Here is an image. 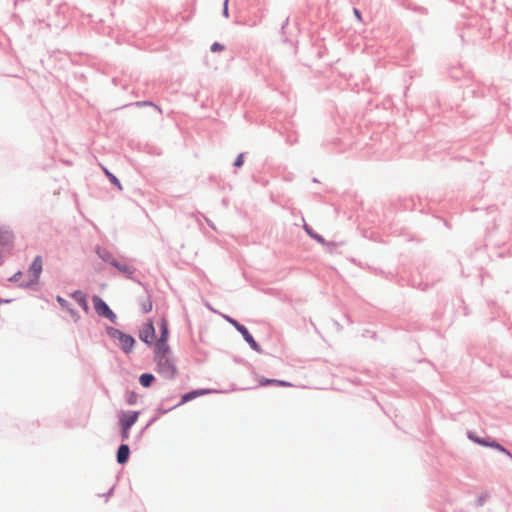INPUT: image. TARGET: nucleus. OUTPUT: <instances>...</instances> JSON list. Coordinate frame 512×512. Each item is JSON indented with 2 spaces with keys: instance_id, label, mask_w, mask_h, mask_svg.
I'll return each mask as SVG.
<instances>
[{
  "instance_id": "obj_1",
  "label": "nucleus",
  "mask_w": 512,
  "mask_h": 512,
  "mask_svg": "<svg viewBox=\"0 0 512 512\" xmlns=\"http://www.w3.org/2000/svg\"><path fill=\"white\" fill-rule=\"evenodd\" d=\"M105 332L111 339L118 341L119 347L124 354L129 355L133 352L137 344L134 336L109 325L105 326Z\"/></svg>"
},
{
  "instance_id": "obj_2",
  "label": "nucleus",
  "mask_w": 512,
  "mask_h": 512,
  "mask_svg": "<svg viewBox=\"0 0 512 512\" xmlns=\"http://www.w3.org/2000/svg\"><path fill=\"white\" fill-rule=\"evenodd\" d=\"M467 438L477 445H480L482 447L493 448V449L497 450L498 452L508 456L510 459H512L511 451L509 449H507L505 446H503L501 443H499L493 437H490L487 435L480 436L477 434V432L468 430Z\"/></svg>"
},
{
  "instance_id": "obj_3",
  "label": "nucleus",
  "mask_w": 512,
  "mask_h": 512,
  "mask_svg": "<svg viewBox=\"0 0 512 512\" xmlns=\"http://www.w3.org/2000/svg\"><path fill=\"white\" fill-rule=\"evenodd\" d=\"M43 271V259L41 255H36L29 265L28 272L30 278L28 281H22L18 284L19 288L34 290L35 286L38 285L40 276Z\"/></svg>"
},
{
  "instance_id": "obj_4",
  "label": "nucleus",
  "mask_w": 512,
  "mask_h": 512,
  "mask_svg": "<svg viewBox=\"0 0 512 512\" xmlns=\"http://www.w3.org/2000/svg\"><path fill=\"white\" fill-rule=\"evenodd\" d=\"M223 317L229 324H231L241 334L244 341L249 345V347L253 351H255L257 353L263 352L261 345L255 340V338L253 337V335L250 333V331L248 330V328L245 325H243L237 319H235L229 315H223Z\"/></svg>"
},
{
  "instance_id": "obj_5",
  "label": "nucleus",
  "mask_w": 512,
  "mask_h": 512,
  "mask_svg": "<svg viewBox=\"0 0 512 512\" xmlns=\"http://www.w3.org/2000/svg\"><path fill=\"white\" fill-rule=\"evenodd\" d=\"M94 310L99 317L106 318L110 322L117 324V314L110 308L106 301L99 295H92Z\"/></svg>"
},
{
  "instance_id": "obj_6",
  "label": "nucleus",
  "mask_w": 512,
  "mask_h": 512,
  "mask_svg": "<svg viewBox=\"0 0 512 512\" xmlns=\"http://www.w3.org/2000/svg\"><path fill=\"white\" fill-rule=\"evenodd\" d=\"M153 361L156 363L155 370L158 374L168 380L175 379L178 369L171 359L153 358Z\"/></svg>"
},
{
  "instance_id": "obj_7",
  "label": "nucleus",
  "mask_w": 512,
  "mask_h": 512,
  "mask_svg": "<svg viewBox=\"0 0 512 512\" xmlns=\"http://www.w3.org/2000/svg\"><path fill=\"white\" fill-rule=\"evenodd\" d=\"M139 339L148 347H152L157 340L156 330L152 319H147L139 331Z\"/></svg>"
},
{
  "instance_id": "obj_8",
  "label": "nucleus",
  "mask_w": 512,
  "mask_h": 512,
  "mask_svg": "<svg viewBox=\"0 0 512 512\" xmlns=\"http://www.w3.org/2000/svg\"><path fill=\"white\" fill-rule=\"evenodd\" d=\"M141 411L139 410H121L118 414V426H124L131 429L138 421Z\"/></svg>"
},
{
  "instance_id": "obj_9",
  "label": "nucleus",
  "mask_w": 512,
  "mask_h": 512,
  "mask_svg": "<svg viewBox=\"0 0 512 512\" xmlns=\"http://www.w3.org/2000/svg\"><path fill=\"white\" fill-rule=\"evenodd\" d=\"M154 357L153 358H163L168 359V356L172 354V350L168 341H158L154 343Z\"/></svg>"
},
{
  "instance_id": "obj_10",
  "label": "nucleus",
  "mask_w": 512,
  "mask_h": 512,
  "mask_svg": "<svg viewBox=\"0 0 512 512\" xmlns=\"http://www.w3.org/2000/svg\"><path fill=\"white\" fill-rule=\"evenodd\" d=\"M131 455L130 446L127 443H121L116 450V462L119 465L128 463Z\"/></svg>"
},
{
  "instance_id": "obj_11",
  "label": "nucleus",
  "mask_w": 512,
  "mask_h": 512,
  "mask_svg": "<svg viewBox=\"0 0 512 512\" xmlns=\"http://www.w3.org/2000/svg\"><path fill=\"white\" fill-rule=\"evenodd\" d=\"M259 386L267 387V386H280V387H292L293 384L286 380H280L275 378H267V377H260L258 380Z\"/></svg>"
},
{
  "instance_id": "obj_12",
  "label": "nucleus",
  "mask_w": 512,
  "mask_h": 512,
  "mask_svg": "<svg viewBox=\"0 0 512 512\" xmlns=\"http://www.w3.org/2000/svg\"><path fill=\"white\" fill-rule=\"evenodd\" d=\"M71 297L78 303L84 312H89L90 306L87 300V294L85 292L82 290H75L71 293Z\"/></svg>"
},
{
  "instance_id": "obj_13",
  "label": "nucleus",
  "mask_w": 512,
  "mask_h": 512,
  "mask_svg": "<svg viewBox=\"0 0 512 512\" xmlns=\"http://www.w3.org/2000/svg\"><path fill=\"white\" fill-rule=\"evenodd\" d=\"M56 301L63 310H66L71 315L74 321H77L80 318L79 312L72 307V304L68 300L60 295H57Z\"/></svg>"
},
{
  "instance_id": "obj_14",
  "label": "nucleus",
  "mask_w": 512,
  "mask_h": 512,
  "mask_svg": "<svg viewBox=\"0 0 512 512\" xmlns=\"http://www.w3.org/2000/svg\"><path fill=\"white\" fill-rule=\"evenodd\" d=\"M303 230L306 232V234L311 238L313 239L314 241H316L317 243L319 244H322V245H330V246H335L334 244L332 243H327V240L321 235L319 234L318 232H316L310 225H308L306 222H304V225H303Z\"/></svg>"
},
{
  "instance_id": "obj_15",
  "label": "nucleus",
  "mask_w": 512,
  "mask_h": 512,
  "mask_svg": "<svg viewBox=\"0 0 512 512\" xmlns=\"http://www.w3.org/2000/svg\"><path fill=\"white\" fill-rule=\"evenodd\" d=\"M95 253L103 262L111 265L112 267L113 263L117 262V259L113 257L112 253L100 245H96Z\"/></svg>"
},
{
  "instance_id": "obj_16",
  "label": "nucleus",
  "mask_w": 512,
  "mask_h": 512,
  "mask_svg": "<svg viewBox=\"0 0 512 512\" xmlns=\"http://www.w3.org/2000/svg\"><path fill=\"white\" fill-rule=\"evenodd\" d=\"M113 267L120 273L124 274L127 277V279L134 281L133 275L136 271V268L134 266L128 265L126 263H121L120 261L117 260V262L113 263Z\"/></svg>"
},
{
  "instance_id": "obj_17",
  "label": "nucleus",
  "mask_w": 512,
  "mask_h": 512,
  "mask_svg": "<svg viewBox=\"0 0 512 512\" xmlns=\"http://www.w3.org/2000/svg\"><path fill=\"white\" fill-rule=\"evenodd\" d=\"M14 234L13 232L7 227H1L0 226V245L1 246H11L14 242Z\"/></svg>"
},
{
  "instance_id": "obj_18",
  "label": "nucleus",
  "mask_w": 512,
  "mask_h": 512,
  "mask_svg": "<svg viewBox=\"0 0 512 512\" xmlns=\"http://www.w3.org/2000/svg\"><path fill=\"white\" fill-rule=\"evenodd\" d=\"M160 336L157 338L158 341H169L170 330L169 323L165 316L161 317L158 323Z\"/></svg>"
},
{
  "instance_id": "obj_19",
  "label": "nucleus",
  "mask_w": 512,
  "mask_h": 512,
  "mask_svg": "<svg viewBox=\"0 0 512 512\" xmlns=\"http://www.w3.org/2000/svg\"><path fill=\"white\" fill-rule=\"evenodd\" d=\"M156 381V377L151 372H144L139 376V383L144 388H150Z\"/></svg>"
},
{
  "instance_id": "obj_20",
  "label": "nucleus",
  "mask_w": 512,
  "mask_h": 512,
  "mask_svg": "<svg viewBox=\"0 0 512 512\" xmlns=\"http://www.w3.org/2000/svg\"><path fill=\"white\" fill-rule=\"evenodd\" d=\"M102 169H103V172H104L105 176L109 179L110 183L115 188H117L119 191L123 190L122 184H121L120 180L118 179V177L115 174H113L106 167L103 166Z\"/></svg>"
},
{
  "instance_id": "obj_21",
  "label": "nucleus",
  "mask_w": 512,
  "mask_h": 512,
  "mask_svg": "<svg viewBox=\"0 0 512 512\" xmlns=\"http://www.w3.org/2000/svg\"><path fill=\"white\" fill-rule=\"evenodd\" d=\"M127 106H136V107H139V108L146 107V106H151V107H154L160 114H162V109L160 108V106H158L157 104H155L151 100L136 101L134 103H130V104L124 105V106H122V108L127 107Z\"/></svg>"
},
{
  "instance_id": "obj_22",
  "label": "nucleus",
  "mask_w": 512,
  "mask_h": 512,
  "mask_svg": "<svg viewBox=\"0 0 512 512\" xmlns=\"http://www.w3.org/2000/svg\"><path fill=\"white\" fill-rule=\"evenodd\" d=\"M196 398H197L196 391H195V389H192V390L185 392L181 395V399L176 404V406L180 407V406L184 405L185 403H188Z\"/></svg>"
},
{
  "instance_id": "obj_23",
  "label": "nucleus",
  "mask_w": 512,
  "mask_h": 512,
  "mask_svg": "<svg viewBox=\"0 0 512 512\" xmlns=\"http://www.w3.org/2000/svg\"><path fill=\"white\" fill-rule=\"evenodd\" d=\"M159 419V416L158 415H153L149 421L147 422V424L138 432L137 435H135V441H139L144 433L146 432V430L151 426L153 425L157 420Z\"/></svg>"
},
{
  "instance_id": "obj_24",
  "label": "nucleus",
  "mask_w": 512,
  "mask_h": 512,
  "mask_svg": "<svg viewBox=\"0 0 512 512\" xmlns=\"http://www.w3.org/2000/svg\"><path fill=\"white\" fill-rule=\"evenodd\" d=\"M288 25H289V17H287L284 20V22L282 23L281 28H280L281 40L285 43L291 42V40L289 39L287 32H286Z\"/></svg>"
},
{
  "instance_id": "obj_25",
  "label": "nucleus",
  "mask_w": 512,
  "mask_h": 512,
  "mask_svg": "<svg viewBox=\"0 0 512 512\" xmlns=\"http://www.w3.org/2000/svg\"><path fill=\"white\" fill-rule=\"evenodd\" d=\"M125 400L128 405H135L138 400V395L134 390H127L125 393Z\"/></svg>"
},
{
  "instance_id": "obj_26",
  "label": "nucleus",
  "mask_w": 512,
  "mask_h": 512,
  "mask_svg": "<svg viewBox=\"0 0 512 512\" xmlns=\"http://www.w3.org/2000/svg\"><path fill=\"white\" fill-rule=\"evenodd\" d=\"M139 303L141 305L143 313L147 314L152 311L153 304H152V300L150 299V297H148L145 300H140Z\"/></svg>"
},
{
  "instance_id": "obj_27",
  "label": "nucleus",
  "mask_w": 512,
  "mask_h": 512,
  "mask_svg": "<svg viewBox=\"0 0 512 512\" xmlns=\"http://www.w3.org/2000/svg\"><path fill=\"white\" fill-rule=\"evenodd\" d=\"M195 391H196L197 398L200 396H205V395H209L212 393L222 392L221 390H216V389H211V388H197V389H195Z\"/></svg>"
},
{
  "instance_id": "obj_28",
  "label": "nucleus",
  "mask_w": 512,
  "mask_h": 512,
  "mask_svg": "<svg viewBox=\"0 0 512 512\" xmlns=\"http://www.w3.org/2000/svg\"><path fill=\"white\" fill-rule=\"evenodd\" d=\"M119 427V436L121 439V443H125L130 437V430L129 428H126L124 426H118Z\"/></svg>"
},
{
  "instance_id": "obj_29",
  "label": "nucleus",
  "mask_w": 512,
  "mask_h": 512,
  "mask_svg": "<svg viewBox=\"0 0 512 512\" xmlns=\"http://www.w3.org/2000/svg\"><path fill=\"white\" fill-rule=\"evenodd\" d=\"M327 243H332L334 244L335 246H330V245H324L326 247V251L330 254H336L337 253V249L338 247L342 246L344 244L343 241H340V242H335V241H327Z\"/></svg>"
},
{
  "instance_id": "obj_30",
  "label": "nucleus",
  "mask_w": 512,
  "mask_h": 512,
  "mask_svg": "<svg viewBox=\"0 0 512 512\" xmlns=\"http://www.w3.org/2000/svg\"><path fill=\"white\" fill-rule=\"evenodd\" d=\"M245 152H241L237 155L233 162V167L235 168H241L244 165L245 162Z\"/></svg>"
},
{
  "instance_id": "obj_31",
  "label": "nucleus",
  "mask_w": 512,
  "mask_h": 512,
  "mask_svg": "<svg viewBox=\"0 0 512 512\" xmlns=\"http://www.w3.org/2000/svg\"><path fill=\"white\" fill-rule=\"evenodd\" d=\"M178 406L174 405L172 407H169V408H165L163 403H161L160 405L157 406L156 408V414L155 415H164V414H167L168 412L172 411L173 409L177 408Z\"/></svg>"
},
{
  "instance_id": "obj_32",
  "label": "nucleus",
  "mask_w": 512,
  "mask_h": 512,
  "mask_svg": "<svg viewBox=\"0 0 512 512\" xmlns=\"http://www.w3.org/2000/svg\"><path fill=\"white\" fill-rule=\"evenodd\" d=\"M403 208L414 210L416 209V202L413 197L407 198L403 200Z\"/></svg>"
},
{
  "instance_id": "obj_33",
  "label": "nucleus",
  "mask_w": 512,
  "mask_h": 512,
  "mask_svg": "<svg viewBox=\"0 0 512 512\" xmlns=\"http://www.w3.org/2000/svg\"><path fill=\"white\" fill-rule=\"evenodd\" d=\"M489 495L488 493H482L475 501V506L476 507H480V506H483L485 504V502L487 501Z\"/></svg>"
},
{
  "instance_id": "obj_34",
  "label": "nucleus",
  "mask_w": 512,
  "mask_h": 512,
  "mask_svg": "<svg viewBox=\"0 0 512 512\" xmlns=\"http://www.w3.org/2000/svg\"><path fill=\"white\" fill-rule=\"evenodd\" d=\"M225 49V46L220 42H213L210 46V51L213 53L221 52Z\"/></svg>"
},
{
  "instance_id": "obj_35",
  "label": "nucleus",
  "mask_w": 512,
  "mask_h": 512,
  "mask_svg": "<svg viewBox=\"0 0 512 512\" xmlns=\"http://www.w3.org/2000/svg\"><path fill=\"white\" fill-rule=\"evenodd\" d=\"M22 276H23V272L21 270H18L11 277L8 278V281L12 282V283H17L20 281Z\"/></svg>"
},
{
  "instance_id": "obj_36",
  "label": "nucleus",
  "mask_w": 512,
  "mask_h": 512,
  "mask_svg": "<svg viewBox=\"0 0 512 512\" xmlns=\"http://www.w3.org/2000/svg\"><path fill=\"white\" fill-rule=\"evenodd\" d=\"M229 0H224L223 2V8H222V15L225 17V18H229L230 14H229Z\"/></svg>"
},
{
  "instance_id": "obj_37",
  "label": "nucleus",
  "mask_w": 512,
  "mask_h": 512,
  "mask_svg": "<svg viewBox=\"0 0 512 512\" xmlns=\"http://www.w3.org/2000/svg\"><path fill=\"white\" fill-rule=\"evenodd\" d=\"M368 269L376 275L386 276L385 272L382 269L373 268L371 266H368Z\"/></svg>"
},
{
  "instance_id": "obj_38",
  "label": "nucleus",
  "mask_w": 512,
  "mask_h": 512,
  "mask_svg": "<svg viewBox=\"0 0 512 512\" xmlns=\"http://www.w3.org/2000/svg\"><path fill=\"white\" fill-rule=\"evenodd\" d=\"M353 14L355 16V18L359 21V22H362L363 19H362V13L361 11L358 9V8H353Z\"/></svg>"
},
{
  "instance_id": "obj_39",
  "label": "nucleus",
  "mask_w": 512,
  "mask_h": 512,
  "mask_svg": "<svg viewBox=\"0 0 512 512\" xmlns=\"http://www.w3.org/2000/svg\"><path fill=\"white\" fill-rule=\"evenodd\" d=\"M234 361L238 364H242V365H245L247 367L251 366L250 363L246 360H244L243 358H240V357H234Z\"/></svg>"
},
{
  "instance_id": "obj_40",
  "label": "nucleus",
  "mask_w": 512,
  "mask_h": 512,
  "mask_svg": "<svg viewBox=\"0 0 512 512\" xmlns=\"http://www.w3.org/2000/svg\"><path fill=\"white\" fill-rule=\"evenodd\" d=\"M114 489L115 485H113L103 496L106 497V499H108L110 496L113 495Z\"/></svg>"
},
{
  "instance_id": "obj_41",
  "label": "nucleus",
  "mask_w": 512,
  "mask_h": 512,
  "mask_svg": "<svg viewBox=\"0 0 512 512\" xmlns=\"http://www.w3.org/2000/svg\"><path fill=\"white\" fill-rule=\"evenodd\" d=\"M286 142L290 145H293L297 142V138L296 137H292V136H289L287 139H286Z\"/></svg>"
},
{
  "instance_id": "obj_42",
  "label": "nucleus",
  "mask_w": 512,
  "mask_h": 512,
  "mask_svg": "<svg viewBox=\"0 0 512 512\" xmlns=\"http://www.w3.org/2000/svg\"><path fill=\"white\" fill-rule=\"evenodd\" d=\"M12 301H13V299H11V298L5 299V298L0 297V305L1 304H8V303H11Z\"/></svg>"
},
{
  "instance_id": "obj_43",
  "label": "nucleus",
  "mask_w": 512,
  "mask_h": 512,
  "mask_svg": "<svg viewBox=\"0 0 512 512\" xmlns=\"http://www.w3.org/2000/svg\"><path fill=\"white\" fill-rule=\"evenodd\" d=\"M420 285H421V287H420V288H421V290H423V291L427 290V289H428V287H429V284H428V283H421Z\"/></svg>"
},
{
  "instance_id": "obj_44",
  "label": "nucleus",
  "mask_w": 512,
  "mask_h": 512,
  "mask_svg": "<svg viewBox=\"0 0 512 512\" xmlns=\"http://www.w3.org/2000/svg\"><path fill=\"white\" fill-rule=\"evenodd\" d=\"M206 222L209 227H211L212 229H215L214 223L210 219H206Z\"/></svg>"
},
{
  "instance_id": "obj_45",
  "label": "nucleus",
  "mask_w": 512,
  "mask_h": 512,
  "mask_svg": "<svg viewBox=\"0 0 512 512\" xmlns=\"http://www.w3.org/2000/svg\"><path fill=\"white\" fill-rule=\"evenodd\" d=\"M339 142H340V139H339V138H334V139H332V141H331V143H332L333 145H337Z\"/></svg>"
},
{
  "instance_id": "obj_46",
  "label": "nucleus",
  "mask_w": 512,
  "mask_h": 512,
  "mask_svg": "<svg viewBox=\"0 0 512 512\" xmlns=\"http://www.w3.org/2000/svg\"><path fill=\"white\" fill-rule=\"evenodd\" d=\"M493 305H495V303H494V302H492V301H489V302H488V306H489L490 308H492V306H493Z\"/></svg>"
},
{
  "instance_id": "obj_47",
  "label": "nucleus",
  "mask_w": 512,
  "mask_h": 512,
  "mask_svg": "<svg viewBox=\"0 0 512 512\" xmlns=\"http://www.w3.org/2000/svg\"><path fill=\"white\" fill-rule=\"evenodd\" d=\"M222 203H223V205H225V206H227V205H228V201H227L226 199H223V200H222Z\"/></svg>"
},
{
  "instance_id": "obj_48",
  "label": "nucleus",
  "mask_w": 512,
  "mask_h": 512,
  "mask_svg": "<svg viewBox=\"0 0 512 512\" xmlns=\"http://www.w3.org/2000/svg\"><path fill=\"white\" fill-rule=\"evenodd\" d=\"M417 10H418V11H421V12H424V11H425V8H423V7H419Z\"/></svg>"
},
{
  "instance_id": "obj_49",
  "label": "nucleus",
  "mask_w": 512,
  "mask_h": 512,
  "mask_svg": "<svg viewBox=\"0 0 512 512\" xmlns=\"http://www.w3.org/2000/svg\"><path fill=\"white\" fill-rule=\"evenodd\" d=\"M328 143H329L328 140H326L323 142V145H327Z\"/></svg>"
},
{
  "instance_id": "obj_50",
  "label": "nucleus",
  "mask_w": 512,
  "mask_h": 512,
  "mask_svg": "<svg viewBox=\"0 0 512 512\" xmlns=\"http://www.w3.org/2000/svg\"><path fill=\"white\" fill-rule=\"evenodd\" d=\"M171 399H172V397H167L165 400H166V401H169V400H171Z\"/></svg>"
}]
</instances>
